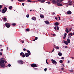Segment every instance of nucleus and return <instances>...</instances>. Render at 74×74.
Returning <instances> with one entry per match:
<instances>
[{"label": "nucleus", "mask_w": 74, "mask_h": 74, "mask_svg": "<svg viewBox=\"0 0 74 74\" xmlns=\"http://www.w3.org/2000/svg\"><path fill=\"white\" fill-rule=\"evenodd\" d=\"M7 8L6 7H5L4 9L2 10L1 12L3 14H4L5 12L6 11H7Z\"/></svg>", "instance_id": "obj_2"}, {"label": "nucleus", "mask_w": 74, "mask_h": 74, "mask_svg": "<svg viewBox=\"0 0 74 74\" xmlns=\"http://www.w3.org/2000/svg\"><path fill=\"white\" fill-rule=\"evenodd\" d=\"M65 32H66V33H69V29H68L67 28L66 29Z\"/></svg>", "instance_id": "obj_16"}, {"label": "nucleus", "mask_w": 74, "mask_h": 74, "mask_svg": "<svg viewBox=\"0 0 74 74\" xmlns=\"http://www.w3.org/2000/svg\"><path fill=\"white\" fill-rule=\"evenodd\" d=\"M5 26L9 28L10 27V24L9 23H6L5 24Z\"/></svg>", "instance_id": "obj_3"}, {"label": "nucleus", "mask_w": 74, "mask_h": 74, "mask_svg": "<svg viewBox=\"0 0 74 74\" xmlns=\"http://www.w3.org/2000/svg\"><path fill=\"white\" fill-rule=\"evenodd\" d=\"M53 3H55V4H56V1L54 0L53 1Z\"/></svg>", "instance_id": "obj_28"}, {"label": "nucleus", "mask_w": 74, "mask_h": 74, "mask_svg": "<svg viewBox=\"0 0 74 74\" xmlns=\"http://www.w3.org/2000/svg\"><path fill=\"white\" fill-rule=\"evenodd\" d=\"M56 48L57 49H59V47L58 46H57L56 47Z\"/></svg>", "instance_id": "obj_33"}, {"label": "nucleus", "mask_w": 74, "mask_h": 74, "mask_svg": "<svg viewBox=\"0 0 74 74\" xmlns=\"http://www.w3.org/2000/svg\"><path fill=\"white\" fill-rule=\"evenodd\" d=\"M64 36L66 37V36H67V34L66 33H65L64 34Z\"/></svg>", "instance_id": "obj_29"}, {"label": "nucleus", "mask_w": 74, "mask_h": 74, "mask_svg": "<svg viewBox=\"0 0 74 74\" xmlns=\"http://www.w3.org/2000/svg\"><path fill=\"white\" fill-rule=\"evenodd\" d=\"M73 35L74 36V32H73Z\"/></svg>", "instance_id": "obj_63"}, {"label": "nucleus", "mask_w": 74, "mask_h": 74, "mask_svg": "<svg viewBox=\"0 0 74 74\" xmlns=\"http://www.w3.org/2000/svg\"><path fill=\"white\" fill-rule=\"evenodd\" d=\"M28 2H31V1H30V0H28Z\"/></svg>", "instance_id": "obj_46"}, {"label": "nucleus", "mask_w": 74, "mask_h": 74, "mask_svg": "<svg viewBox=\"0 0 74 74\" xmlns=\"http://www.w3.org/2000/svg\"><path fill=\"white\" fill-rule=\"evenodd\" d=\"M2 53H1V52H0V55L1 56L2 55Z\"/></svg>", "instance_id": "obj_47"}, {"label": "nucleus", "mask_w": 74, "mask_h": 74, "mask_svg": "<svg viewBox=\"0 0 74 74\" xmlns=\"http://www.w3.org/2000/svg\"><path fill=\"white\" fill-rule=\"evenodd\" d=\"M55 51V49L53 48L52 50V52H53V51Z\"/></svg>", "instance_id": "obj_44"}, {"label": "nucleus", "mask_w": 74, "mask_h": 74, "mask_svg": "<svg viewBox=\"0 0 74 74\" xmlns=\"http://www.w3.org/2000/svg\"><path fill=\"white\" fill-rule=\"evenodd\" d=\"M47 68H45L44 69V70H45V71H47Z\"/></svg>", "instance_id": "obj_37"}, {"label": "nucleus", "mask_w": 74, "mask_h": 74, "mask_svg": "<svg viewBox=\"0 0 74 74\" xmlns=\"http://www.w3.org/2000/svg\"><path fill=\"white\" fill-rule=\"evenodd\" d=\"M9 10H11V9H12V6H10L9 7Z\"/></svg>", "instance_id": "obj_19"}, {"label": "nucleus", "mask_w": 74, "mask_h": 74, "mask_svg": "<svg viewBox=\"0 0 74 74\" xmlns=\"http://www.w3.org/2000/svg\"><path fill=\"white\" fill-rule=\"evenodd\" d=\"M40 18H44V16L43 15H40Z\"/></svg>", "instance_id": "obj_12"}, {"label": "nucleus", "mask_w": 74, "mask_h": 74, "mask_svg": "<svg viewBox=\"0 0 74 74\" xmlns=\"http://www.w3.org/2000/svg\"><path fill=\"white\" fill-rule=\"evenodd\" d=\"M7 50H8V47H7Z\"/></svg>", "instance_id": "obj_58"}, {"label": "nucleus", "mask_w": 74, "mask_h": 74, "mask_svg": "<svg viewBox=\"0 0 74 74\" xmlns=\"http://www.w3.org/2000/svg\"><path fill=\"white\" fill-rule=\"evenodd\" d=\"M27 52L28 53V54H29V55H31V53H30V51H29V50H27Z\"/></svg>", "instance_id": "obj_21"}, {"label": "nucleus", "mask_w": 74, "mask_h": 74, "mask_svg": "<svg viewBox=\"0 0 74 74\" xmlns=\"http://www.w3.org/2000/svg\"><path fill=\"white\" fill-rule=\"evenodd\" d=\"M71 36H69L70 38H71Z\"/></svg>", "instance_id": "obj_62"}, {"label": "nucleus", "mask_w": 74, "mask_h": 74, "mask_svg": "<svg viewBox=\"0 0 74 74\" xmlns=\"http://www.w3.org/2000/svg\"><path fill=\"white\" fill-rule=\"evenodd\" d=\"M22 5H23V6H24V3H23L22 4Z\"/></svg>", "instance_id": "obj_48"}, {"label": "nucleus", "mask_w": 74, "mask_h": 74, "mask_svg": "<svg viewBox=\"0 0 74 74\" xmlns=\"http://www.w3.org/2000/svg\"><path fill=\"white\" fill-rule=\"evenodd\" d=\"M59 62L60 63H63V60H61Z\"/></svg>", "instance_id": "obj_23"}, {"label": "nucleus", "mask_w": 74, "mask_h": 74, "mask_svg": "<svg viewBox=\"0 0 74 74\" xmlns=\"http://www.w3.org/2000/svg\"><path fill=\"white\" fill-rule=\"evenodd\" d=\"M23 50L24 51H27V50H26V49H23Z\"/></svg>", "instance_id": "obj_39"}, {"label": "nucleus", "mask_w": 74, "mask_h": 74, "mask_svg": "<svg viewBox=\"0 0 74 74\" xmlns=\"http://www.w3.org/2000/svg\"><path fill=\"white\" fill-rule=\"evenodd\" d=\"M55 26H58L59 25V23L58 22L55 23V25H54Z\"/></svg>", "instance_id": "obj_15"}, {"label": "nucleus", "mask_w": 74, "mask_h": 74, "mask_svg": "<svg viewBox=\"0 0 74 74\" xmlns=\"http://www.w3.org/2000/svg\"><path fill=\"white\" fill-rule=\"evenodd\" d=\"M56 27H54V29L55 30H56Z\"/></svg>", "instance_id": "obj_41"}, {"label": "nucleus", "mask_w": 74, "mask_h": 74, "mask_svg": "<svg viewBox=\"0 0 74 74\" xmlns=\"http://www.w3.org/2000/svg\"><path fill=\"white\" fill-rule=\"evenodd\" d=\"M26 16L27 17V18H29V15L28 14H27Z\"/></svg>", "instance_id": "obj_26"}, {"label": "nucleus", "mask_w": 74, "mask_h": 74, "mask_svg": "<svg viewBox=\"0 0 74 74\" xmlns=\"http://www.w3.org/2000/svg\"><path fill=\"white\" fill-rule=\"evenodd\" d=\"M57 4L58 6H62L63 5L62 4H61L60 3H58Z\"/></svg>", "instance_id": "obj_11"}, {"label": "nucleus", "mask_w": 74, "mask_h": 74, "mask_svg": "<svg viewBox=\"0 0 74 74\" xmlns=\"http://www.w3.org/2000/svg\"><path fill=\"white\" fill-rule=\"evenodd\" d=\"M25 55L26 57H28V56H29V55H29V54L27 53H26L25 54Z\"/></svg>", "instance_id": "obj_9"}, {"label": "nucleus", "mask_w": 74, "mask_h": 74, "mask_svg": "<svg viewBox=\"0 0 74 74\" xmlns=\"http://www.w3.org/2000/svg\"><path fill=\"white\" fill-rule=\"evenodd\" d=\"M45 2V0H41L40 2L41 3H44Z\"/></svg>", "instance_id": "obj_22"}, {"label": "nucleus", "mask_w": 74, "mask_h": 74, "mask_svg": "<svg viewBox=\"0 0 74 74\" xmlns=\"http://www.w3.org/2000/svg\"><path fill=\"white\" fill-rule=\"evenodd\" d=\"M61 69H62V70H64V68H62Z\"/></svg>", "instance_id": "obj_52"}, {"label": "nucleus", "mask_w": 74, "mask_h": 74, "mask_svg": "<svg viewBox=\"0 0 74 74\" xmlns=\"http://www.w3.org/2000/svg\"><path fill=\"white\" fill-rule=\"evenodd\" d=\"M57 18H58L57 17H55V19H56V20H58Z\"/></svg>", "instance_id": "obj_51"}, {"label": "nucleus", "mask_w": 74, "mask_h": 74, "mask_svg": "<svg viewBox=\"0 0 74 74\" xmlns=\"http://www.w3.org/2000/svg\"><path fill=\"white\" fill-rule=\"evenodd\" d=\"M71 59H74V57H71Z\"/></svg>", "instance_id": "obj_56"}, {"label": "nucleus", "mask_w": 74, "mask_h": 74, "mask_svg": "<svg viewBox=\"0 0 74 74\" xmlns=\"http://www.w3.org/2000/svg\"><path fill=\"white\" fill-rule=\"evenodd\" d=\"M18 1H24V0H18Z\"/></svg>", "instance_id": "obj_34"}, {"label": "nucleus", "mask_w": 74, "mask_h": 74, "mask_svg": "<svg viewBox=\"0 0 74 74\" xmlns=\"http://www.w3.org/2000/svg\"><path fill=\"white\" fill-rule=\"evenodd\" d=\"M69 34V35H71V36H73V33H71L70 34Z\"/></svg>", "instance_id": "obj_32"}, {"label": "nucleus", "mask_w": 74, "mask_h": 74, "mask_svg": "<svg viewBox=\"0 0 74 74\" xmlns=\"http://www.w3.org/2000/svg\"><path fill=\"white\" fill-rule=\"evenodd\" d=\"M51 62H52V63H53V64H57V62H56L55 60H51Z\"/></svg>", "instance_id": "obj_6"}, {"label": "nucleus", "mask_w": 74, "mask_h": 74, "mask_svg": "<svg viewBox=\"0 0 74 74\" xmlns=\"http://www.w3.org/2000/svg\"><path fill=\"white\" fill-rule=\"evenodd\" d=\"M31 66L32 67H37V65L36 64H31Z\"/></svg>", "instance_id": "obj_4"}, {"label": "nucleus", "mask_w": 74, "mask_h": 74, "mask_svg": "<svg viewBox=\"0 0 74 74\" xmlns=\"http://www.w3.org/2000/svg\"><path fill=\"white\" fill-rule=\"evenodd\" d=\"M2 8V6L1 5H0V11H1V10L0 9Z\"/></svg>", "instance_id": "obj_30"}, {"label": "nucleus", "mask_w": 74, "mask_h": 74, "mask_svg": "<svg viewBox=\"0 0 74 74\" xmlns=\"http://www.w3.org/2000/svg\"><path fill=\"white\" fill-rule=\"evenodd\" d=\"M53 36H55L56 35H55V34H53Z\"/></svg>", "instance_id": "obj_50"}, {"label": "nucleus", "mask_w": 74, "mask_h": 74, "mask_svg": "<svg viewBox=\"0 0 74 74\" xmlns=\"http://www.w3.org/2000/svg\"><path fill=\"white\" fill-rule=\"evenodd\" d=\"M38 39V38L37 37H36L35 38V40H37Z\"/></svg>", "instance_id": "obj_38"}, {"label": "nucleus", "mask_w": 74, "mask_h": 74, "mask_svg": "<svg viewBox=\"0 0 74 74\" xmlns=\"http://www.w3.org/2000/svg\"><path fill=\"white\" fill-rule=\"evenodd\" d=\"M67 14H69V15H70L71 14V12L70 11H68L67 12Z\"/></svg>", "instance_id": "obj_10"}, {"label": "nucleus", "mask_w": 74, "mask_h": 74, "mask_svg": "<svg viewBox=\"0 0 74 74\" xmlns=\"http://www.w3.org/2000/svg\"><path fill=\"white\" fill-rule=\"evenodd\" d=\"M12 26H15L16 25V24H15V23H13V24H12Z\"/></svg>", "instance_id": "obj_24"}, {"label": "nucleus", "mask_w": 74, "mask_h": 74, "mask_svg": "<svg viewBox=\"0 0 74 74\" xmlns=\"http://www.w3.org/2000/svg\"><path fill=\"white\" fill-rule=\"evenodd\" d=\"M26 31L27 32H29V29H26Z\"/></svg>", "instance_id": "obj_40"}, {"label": "nucleus", "mask_w": 74, "mask_h": 74, "mask_svg": "<svg viewBox=\"0 0 74 74\" xmlns=\"http://www.w3.org/2000/svg\"><path fill=\"white\" fill-rule=\"evenodd\" d=\"M64 59V57H62L61 58V59Z\"/></svg>", "instance_id": "obj_55"}, {"label": "nucleus", "mask_w": 74, "mask_h": 74, "mask_svg": "<svg viewBox=\"0 0 74 74\" xmlns=\"http://www.w3.org/2000/svg\"><path fill=\"white\" fill-rule=\"evenodd\" d=\"M58 18L59 19V20H60V17L59 16H58Z\"/></svg>", "instance_id": "obj_49"}, {"label": "nucleus", "mask_w": 74, "mask_h": 74, "mask_svg": "<svg viewBox=\"0 0 74 74\" xmlns=\"http://www.w3.org/2000/svg\"><path fill=\"white\" fill-rule=\"evenodd\" d=\"M25 54H23L22 55V57L23 58H25Z\"/></svg>", "instance_id": "obj_27"}, {"label": "nucleus", "mask_w": 74, "mask_h": 74, "mask_svg": "<svg viewBox=\"0 0 74 74\" xmlns=\"http://www.w3.org/2000/svg\"><path fill=\"white\" fill-rule=\"evenodd\" d=\"M68 63H70V61H68Z\"/></svg>", "instance_id": "obj_60"}, {"label": "nucleus", "mask_w": 74, "mask_h": 74, "mask_svg": "<svg viewBox=\"0 0 74 74\" xmlns=\"http://www.w3.org/2000/svg\"><path fill=\"white\" fill-rule=\"evenodd\" d=\"M32 19L34 21H36V18L35 17H33L32 18Z\"/></svg>", "instance_id": "obj_14"}, {"label": "nucleus", "mask_w": 74, "mask_h": 74, "mask_svg": "<svg viewBox=\"0 0 74 74\" xmlns=\"http://www.w3.org/2000/svg\"><path fill=\"white\" fill-rule=\"evenodd\" d=\"M8 67H11V64H8Z\"/></svg>", "instance_id": "obj_42"}, {"label": "nucleus", "mask_w": 74, "mask_h": 74, "mask_svg": "<svg viewBox=\"0 0 74 74\" xmlns=\"http://www.w3.org/2000/svg\"><path fill=\"white\" fill-rule=\"evenodd\" d=\"M4 62H5V63H7V61H4Z\"/></svg>", "instance_id": "obj_54"}, {"label": "nucleus", "mask_w": 74, "mask_h": 74, "mask_svg": "<svg viewBox=\"0 0 74 74\" xmlns=\"http://www.w3.org/2000/svg\"><path fill=\"white\" fill-rule=\"evenodd\" d=\"M62 66H64V64H62Z\"/></svg>", "instance_id": "obj_61"}, {"label": "nucleus", "mask_w": 74, "mask_h": 74, "mask_svg": "<svg viewBox=\"0 0 74 74\" xmlns=\"http://www.w3.org/2000/svg\"><path fill=\"white\" fill-rule=\"evenodd\" d=\"M59 0H57L56 1V4H57V3H58L59 2Z\"/></svg>", "instance_id": "obj_25"}, {"label": "nucleus", "mask_w": 74, "mask_h": 74, "mask_svg": "<svg viewBox=\"0 0 74 74\" xmlns=\"http://www.w3.org/2000/svg\"><path fill=\"white\" fill-rule=\"evenodd\" d=\"M70 72H73V70H71L70 71Z\"/></svg>", "instance_id": "obj_36"}, {"label": "nucleus", "mask_w": 74, "mask_h": 74, "mask_svg": "<svg viewBox=\"0 0 74 74\" xmlns=\"http://www.w3.org/2000/svg\"><path fill=\"white\" fill-rule=\"evenodd\" d=\"M45 23L47 24V25H49V22H48V21H45Z\"/></svg>", "instance_id": "obj_13"}, {"label": "nucleus", "mask_w": 74, "mask_h": 74, "mask_svg": "<svg viewBox=\"0 0 74 74\" xmlns=\"http://www.w3.org/2000/svg\"><path fill=\"white\" fill-rule=\"evenodd\" d=\"M18 63H20L21 64H23V61L22 60H19L18 61Z\"/></svg>", "instance_id": "obj_5"}, {"label": "nucleus", "mask_w": 74, "mask_h": 74, "mask_svg": "<svg viewBox=\"0 0 74 74\" xmlns=\"http://www.w3.org/2000/svg\"><path fill=\"white\" fill-rule=\"evenodd\" d=\"M67 41L68 43H70V40L69 39H67Z\"/></svg>", "instance_id": "obj_17"}, {"label": "nucleus", "mask_w": 74, "mask_h": 74, "mask_svg": "<svg viewBox=\"0 0 74 74\" xmlns=\"http://www.w3.org/2000/svg\"><path fill=\"white\" fill-rule=\"evenodd\" d=\"M46 63H47V64H48V63L47 61H46Z\"/></svg>", "instance_id": "obj_59"}, {"label": "nucleus", "mask_w": 74, "mask_h": 74, "mask_svg": "<svg viewBox=\"0 0 74 74\" xmlns=\"http://www.w3.org/2000/svg\"><path fill=\"white\" fill-rule=\"evenodd\" d=\"M4 60H1L0 61V66L1 67H5V64H4Z\"/></svg>", "instance_id": "obj_1"}, {"label": "nucleus", "mask_w": 74, "mask_h": 74, "mask_svg": "<svg viewBox=\"0 0 74 74\" xmlns=\"http://www.w3.org/2000/svg\"><path fill=\"white\" fill-rule=\"evenodd\" d=\"M7 18L5 17H4L3 18V20L4 21H7Z\"/></svg>", "instance_id": "obj_20"}, {"label": "nucleus", "mask_w": 74, "mask_h": 74, "mask_svg": "<svg viewBox=\"0 0 74 74\" xmlns=\"http://www.w3.org/2000/svg\"><path fill=\"white\" fill-rule=\"evenodd\" d=\"M72 1H69L68 2L69 5H72Z\"/></svg>", "instance_id": "obj_7"}, {"label": "nucleus", "mask_w": 74, "mask_h": 74, "mask_svg": "<svg viewBox=\"0 0 74 74\" xmlns=\"http://www.w3.org/2000/svg\"><path fill=\"white\" fill-rule=\"evenodd\" d=\"M64 43L66 45H68V42L67 41L64 40Z\"/></svg>", "instance_id": "obj_8"}, {"label": "nucleus", "mask_w": 74, "mask_h": 74, "mask_svg": "<svg viewBox=\"0 0 74 74\" xmlns=\"http://www.w3.org/2000/svg\"><path fill=\"white\" fill-rule=\"evenodd\" d=\"M55 12H53V15H55Z\"/></svg>", "instance_id": "obj_53"}, {"label": "nucleus", "mask_w": 74, "mask_h": 74, "mask_svg": "<svg viewBox=\"0 0 74 74\" xmlns=\"http://www.w3.org/2000/svg\"><path fill=\"white\" fill-rule=\"evenodd\" d=\"M69 31H71V28L69 29Z\"/></svg>", "instance_id": "obj_57"}, {"label": "nucleus", "mask_w": 74, "mask_h": 74, "mask_svg": "<svg viewBox=\"0 0 74 74\" xmlns=\"http://www.w3.org/2000/svg\"><path fill=\"white\" fill-rule=\"evenodd\" d=\"M47 60H48V59H47L46 60V62H47Z\"/></svg>", "instance_id": "obj_64"}, {"label": "nucleus", "mask_w": 74, "mask_h": 74, "mask_svg": "<svg viewBox=\"0 0 74 74\" xmlns=\"http://www.w3.org/2000/svg\"><path fill=\"white\" fill-rule=\"evenodd\" d=\"M56 28H57V30H58L59 29V27H58V26H57Z\"/></svg>", "instance_id": "obj_31"}, {"label": "nucleus", "mask_w": 74, "mask_h": 74, "mask_svg": "<svg viewBox=\"0 0 74 74\" xmlns=\"http://www.w3.org/2000/svg\"><path fill=\"white\" fill-rule=\"evenodd\" d=\"M65 48H68V47H67V46H65Z\"/></svg>", "instance_id": "obj_45"}, {"label": "nucleus", "mask_w": 74, "mask_h": 74, "mask_svg": "<svg viewBox=\"0 0 74 74\" xmlns=\"http://www.w3.org/2000/svg\"><path fill=\"white\" fill-rule=\"evenodd\" d=\"M23 53H23L22 52L20 53V55H23Z\"/></svg>", "instance_id": "obj_35"}, {"label": "nucleus", "mask_w": 74, "mask_h": 74, "mask_svg": "<svg viewBox=\"0 0 74 74\" xmlns=\"http://www.w3.org/2000/svg\"><path fill=\"white\" fill-rule=\"evenodd\" d=\"M58 54L59 56H62V53L60 52L59 53H58Z\"/></svg>", "instance_id": "obj_18"}, {"label": "nucleus", "mask_w": 74, "mask_h": 74, "mask_svg": "<svg viewBox=\"0 0 74 74\" xmlns=\"http://www.w3.org/2000/svg\"><path fill=\"white\" fill-rule=\"evenodd\" d=\"M66 36H64L63 37V39H64V40H65V38H66Z\"/></svg>", "instance_id": "obj_43"}]
</instances>
